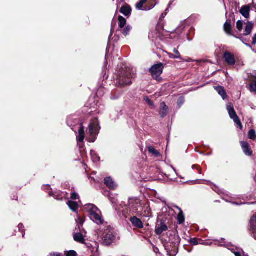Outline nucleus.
Instances as JSON below:
<instances>
[{"label": "nucleus", "mask_w": 256, "mask_h": 256, "mask_svg": "<svg viewBox=\"0 0 256 256\" xmlns=\"http://www.w3.org/2000/svg\"><path fill=\"white\" fill-rule=\"evenodd\" d=\"M135 70L128 67L118 68L116 71V78L115 82L117 86H124L132 84V79L135 78Z\"/></svg>", "instance_id": "obj_1"}, {"label": "nucleus", "mask_w": 256, "mask_h": 256, "mask_svg": "<svg viewBox=\"0 0 256 256\" xmlns=\"http://www.w3.org/2000/svg\"><path fill=\"white\" fill-rule=\"evenodd\" d=\"M96 232L98 238L104 246H110L115 240L116 234L114 229L110 226L100 227Z\"/></svg>", "instance_id": "obj_2"}, {"label": "nucleus", "mask_w": 256, "mask_h": 256, "mask_svg": "<svg viewBox=\"0 0 256 256\" xmlns=\"http://www.w3.org/2000/svg\"><path fill=\"white\" fill-rule=\"evenodd\" d=\"M85 208L89 212L90 218L98 224H102L104 220L102 218L100 210L93 204H87L85 205Z\"/></svg>", "instance_id": "obj_3"}, {"label": "nucleus", "mask_w": 256, "mask_h": 256, "mask_svg": "<svg viewBox=\"0 0 256 256\" xmlns=\"http://www.w3.org/2000/svg\"><path fill=\"white\" fill-rule=\"evenodd\" d=\"M99 122L98 119H94L91 120L88 126L89 136L86 138V140L90 142H94L96 139V136L99 133Z\"/></svg>", "instance_id": "obj_4"}, {"label": "nucleus", "mask_w": 256, "mask_h": 256, "mask_svg": "<svg viewBox=\"0 0 256 256\" xmlns=\"http://www.w3.org/2000/svg\"><path fill=\"white\" fill-rule=\"evenodd\" d=\"M142 208V203L139 198H129L128 208L130 214L138 215Z\"/></svg>", "instance_id": "obj_5"}, {"label": "nucleus", "mask_w": 256, "mask_h": 256, "mask_svg": "<svg viewBox=\"0 0 256 256\" xmlns=\"http://www.w3.org/2000/svg\"><path fill=\"white\" fill-rule=\"evenodd\" d=\"M156 4L153 0H141L136 6L138 10L148 11L152 9Z\"/></svg>", "instance_id": "obj_6"}, {"label": "nucleus", "mask_w": 256, "mask_h": 256, "mask_svg": "<svg viewBox=\"0 0 256 256\" xmlns=\"http://www.w3.org/2000/svg\"><path fill=\"white\" fill-rule=\"evenodd\" d=\"M164 68V64L162 63H158L152 66L150 72L152 78L156 80H158L162 74Z\"/></svg>", "instance_id": "obj_7"}, {"label": "nucleus", "mask_w": 256, "mask_h": 256, "mask_svg": "<svg viewBox=\"0 0 256 256\" xmlns=\"http://www.w3.org/2000/svg\"><path fill=\"white\" fill-rule=\"evenodd\" d=\"M226 109L228 111L230 118L234 120L236 124L239 126L240 128H242V126L241 122L234 110L232 104V103L228 104L226 106Z\"/></svg>", "instance_id": "obj_8"}, {"label": "nucleus", "mask_w": 256, "mask_h": 256, "mask_svg": "<svg viewBox=\"0 0 256 256\" xmlns=\"http://www.w3.org/2000/svg\"><path fill=\"white\" fill-rule=\"evenodd\" d=\"M220 246H224L230 250L234 254L235 256H248L242 249L232 245L230 243H224V244H220Z\"/></svg>", "instance_id": "obj_9"}, {"label": "nucleus", "mask_w": 256, "mask_h": 256, "mask_svg": "<svg viewBox=\"0 0 256 256\" xmlns=\"http://www.w3.org/2000/svg\"><path fill=\"white\" fill-rule=\"evenodd\" d=\"M220 246H224L230 250L234 254L235 256H248L242 249L232 245L230 243H224V244H220Z\"/></svg>", "instance_id": "obj_10"}, {"label": "nucleus", "mask_w": 256, "mask_h": 256, "mask_svg": "<svg viewBox=\"0 0 256 256\" xmlns=\"http://www.w3.org/2000/svg\"><path fill=\"white\" fill-rule=\"evenodd\" d=\"M85 135H84V126H82V124H80V128L78 129V135L77 136V141L78 142V144L80 146V148L82 147V143L84 139Z\"/></svg>", "instance_id": "obj_11"}, {"label": "nucleus", "mask_w": 256, "mask_h": 256, "mask_svg": "<svg viewBox=\"0 0 256 256\" xmlns=\"http://www.w3.org/2000/svg\"><path fill=\"white\" fill-rule=\"evenodd\" d=\"M250 231L252 237L256 240V214L251 218Z\"/></svg>", "instance_id": "obj_12"}, {"label": "nucleus", "mask_w": 256, "mask_h": 256, "mask_svg": "<svg viewBox=\"0 0 256 256\" xmlns=\"http://www.w3.org/2000/svg\"><path fill=\"white\" fill-rule=\"evenodd\" d=\"M225 62L230 66H234L236 64V60L234 56L230 52H226L223 56Z\"/></svg>", "instance_id": "obj_13"}, {"label": "nucleus", "mask_w": 256, "mask_h": 256, "mask_svg": "<svg viewBox=\"0 0 256 256\" xmlns=\"http://www.w3.org/2000/svg\"><path fill=\"white\" fill-rule=\"evenodd\" d=\"M168 230V226L165 222L161 220L160 224H156L155 232L158 235H160L164 232Z\"/></svg>", "instance_id": "obj_14"}, {"label": "nucleus", "mask_w": 256, "mask_h": 256, "mask_svg": "<svg viewBox=\"0 0 256 256\" xmlns=\"http://www.w3.org/2000/svg\"><path fill=\"white\" fill-rule=\"evenodd\" d=\"M130 222L132 226L138 228H144V224L142 221L136 216H132L130 219Z\"/></svg>", "instance_id": "obj_15"}, {"label": "nucleus", "mask_w": 256, "mask_h": 256, "mask_svg": "<svg viewBox=\"0 0 256 256\" xmlns=\"http://www.w3.org/2000/svg\"><path fill=\"white\" fill-rule=\"evenodd\" d=\"M240 145L242 146L244 154L246 156H250L252 155V151L250 148V145L246 142H240Z\"/></svg>", "instance_id": "obj_16"}, {"label": "nucleus", "mask_w": 256, "mask_h": 256, "mask_svg": "<svg viewBox=\"0 0 256 256\" xmlns=\"http://www.w3.org/2000/svg\"><path fill=\"white\" fill-rule=\"evenodd\" d=\"M150 209L149 206L143 205L142 204V208L138 213V216H142L144 217H150Z\"/></svg>", "instance_id": "obj_17"}, {"label": "nucleus", "mask_w": 256, "mask_h": 256, "mask_svg": "<svg viewBox=\"0 0 256 256\" xmlns=\"http://www.w3.org/2000/svg\"><path fill=\"white\" fill-rule=\"evenodd\" d=\"M250 5H245L242 6L240 10V14L245 18H250Z\"/></svg>", "instance_id": "obj_18"}, {"label": "nucleus", "mask_w": 256, "mask_h": 256, "mask_svg": "<svg viewBox=\"0 0 256 256\" xmlns=\"http://www.w3.org/2000/svg\"><path fill=\"white\" fill-rule=\"evenodd\" d=\"M224 32L228 35L233 36L232 32V26L231 20H228L226 21L224 26Z\"/></svg>", "instance_id": "obj_19"}, {"label": "nucleus", "mask_w": 256, "mask_h": 256, "mask_svg": "<svg viewBox=\"0 0 256 256\" xmlns=\"http://www.w3.org/2000/svg\"><path fill=\"white\" fill-rule=\"evenodd\" d=\"M104 184L111 190H114L117 187L116 184L113 181L111 177H106L104 178Z\"/></svg>", "instance_id": "obj_20"}, {"label": "nucleus", "mask_w": 256, "mask_h": 256, "mask_svg": "<svg viewBox=\"0 0 256 256\" xmlns=\"http://www.w3.org/2000/svg\"><path fill=\"white\" fill-rule=\"evenodd\" d=\"M168 106L164 102L160 104V114L162 118H164L168 114Z\"/></svg>", "instance_id": "obj_21"}, {"label": "nucleus", "mask_w": 256, "mask_h": 256, "mask_svg": "<svg viewBox=\"0 0 256 256\" xmlns=\"http://www.w3.org/2000/svg\"><path fill=\"white\" fill-rule=\"evenodd\" d=\"M74 240L79 243L84 244L85 242L84 236L82 232H76L74 234Z\"/></svg>", "instance_id": "obj_22"}, {"label": "nucleus", "mask_w": 256, "mask_h": 256, "mask_svg": "<svg viewBox=\"0 0 256 256\" xmlns=\"http://www.w3.org/2000/svg\"><path fill=\"white\" fill-rule=\"evenodd\" d=\"M120 12L126 16L128 17L131 14L132 9L128 5L126 4L120 8Z\"/></svg>", "instance_id": "obj_23"}, {"label": "nucleus", "mask_w": 256, "mask_h": 256, "mask_svg": "<svg viewBox=\"0 0 256 256\" xmlns=\"http://www.w3.org/2000/svg\"><path fill=\"white\" fill-rule=\"evenodd\" d=\"M214 88L218 92V94L222 96L223 100H225L227 98L228 96L224 87L222 86H214Z\"/></svg>", "instance_id": "obj_24"}, {"label": "nucleus", "mask_w": 256, "mask_h": 256, "mask_svg": "<svg viewBox=\"0 0 256 256\" xmlns=\"http://www.w3.org/2000/svg\"><path fill=\"white\" fill-rule=\"evenodd\" d=\"M148 152L152 156L156 158L160 156L161 154L160 152L156 150L154 147L152 146H148L147 147Z\"/></svg>", "instance_id": "obj_25"}, {"label": "nucleus", "mask_w": 256, "mask_h": 256, "mask_svg": "<svg viewBox=\"0 0 256 256\" xmlns=\"http://www.w3.org/2000/svg\"><path fill=\"white\" fill-rule=\"evenodd\" d=\"M69 208L73 212H76L78 208V204L76 202L69 200L67 202Z\"/></svg>", "instance_id": "obj_26"}, {"label": "nucleus", "mask_w": 256, "mask_h": 256, "mask_svg": "<svg viewBox=\"0 0 256 256\" xmlns=\"http://www.w3.org/2000/svg\"><path fill=\"white\" fill-rule=\"evenodd\" d=\"M252 28H253V24L250 22H248L246 24V28H245L244 34V36L249 35L251 33Z\"/></svg>", "instance_id": "obj_27"}, {"label": "nucleus", "mask_w": 256, "mask_h": 256, "mask_svg": "<svg viewBox=\"0 0 256 256\" xmlns=\"http://www.w3.org/2000/svg\"><path fill=\"white\" fill-rule=\"evenodd\" d=\"M176 208L180 211L177 216L178 222L179 224H182L184 222V216L182 210L178 206Z\"/></svg>", "instance_id": "obj_28"}, {"label": "nucleus", "mask_w": 256, "mask_h": 256, "mask_svg": "<svg viewBox=\"0 0 256 256\" xmlns=\"http://www.w3.org/2000/svg\"><path fill=\"white\" fill-rule=\"evenodd\" d=\"M118 26L120 28H124L126 22V18H123L122 16H119L118 17Z\"/></svg>", "instance_id": "obj_29"}, {"label": "nucleus", "mask_w": 256, "mask_h": 256, "mask_svg": "<svg viewBox=\"0 0 256 256\" xmlns=\"http://www.w3.org/2000/svg\"><path fill=\"white\" fill-rule=\"evenodd\" d=\"M248 138L254 140L256 138V132L254 130H250L248 133Z\"/></svg>", "instance_id": "obj_30"}, {"label": "nucleus", "mask_w": 256, "mask_h": 256, "mask_svg": "<svg viewBox=\"0 0 256 256\" xmlns=\"http://www.w3.org/2000/svg\"><path fill=\"white\" fill-rule=\"evenodd\" d=\"M131 30H132V26H127L123 30L122 32V34L125 36H128L130 34V32Z\"/></svg>", "instance_id": "obj_31"}, {"label": "nucleus", "mask_w": 256, "mask_h": 256, "mask_svg": "<svg viewBox=\"0 0 256 256\" xmlns=\"http://www.w3.org/2000/svg\"><path fill=\"white\" fill-rule=\"evenodd\" d=\"M184 25L182 24L176 30V33L178 34V36H180L182 33V31L184 30Z\"/></svg>", "instance_id": "obj_32"}, {"label": "nucleus", "mask_w": 256, "mask_h": 256, "mask_svg": "<svg viewBox=\"0 0 256 256\" xmlns=\"http://www.w3.org/2000/svg\"><path fill=\"white\" fill-rule=\"evenodd\" d=\"M48 194L50 196H54L57 200H62V196L56 192L54 193L52 192H50Z\"/></svg>", "instance_id": "obj_33"}, {"label": "nucleus", "mask_w": 256, "mask_h": 256, "mask_svg": "<svg viewBox=\"0 0 256 256\" xmlns=\"http://www.w3.org/2000/svg\"><path fill=\"white\" fill-rule=\"evenodd\" d=\"M173 52H174V56H176V59H180V60H182L184 61L181 57V56L180 54V52H178V50L176 48H174V50H173Z\"/></svg>", "instance_id": "obj_34"}, {"label": "nucleus", "mask_w": 256, "mask_h": 256, "mask_svg": "<svg viewBox=\"0 0 256 256\" xmlns=\"http://www.w3.org/2000/svg\"><path fill=\"white\" fill-rule=\"evenodd\" d=\"M174 241L172 242L174 244V246H177L180 243V238L178 236L175 235L174 236Z\"/></svg>", "instance_id": "obj_35"}, {"label": "nucleus", "mask_w": 256, "mask_h": 256, "mask_svg": "<svg viewBox=\"0 0 256 256\" xmlns=\"http://www.w3.org/2000/svg\"><path fill=\"white\" fill-rule=\"evenodd\" d=\"M243 27V22L241 20H238L236 22V28L239 32H240Z\"/></svg>", "instance_id": "obj_36"}, {"label": "nucleus", "mask_w": 256, "mask_h": 256, "mask_svg": "<svg viewBox=\"0 0 256 256\" xmlns=\"http://www.w3.org/2000/svg\"><path fill=\"white\" fill-rule=\"evenodd\" d=\"M66 256H77L76 252L73 250L66 252Z\"/></svg>", "instance_id": "obj_37"}, {"label": "nucleus", "mask_w": 256, "mask_h": 256, "mask_svg": "<svg viewBox=\"0 0 256 256\" xmlns=\"http://www.w3.org/2000/svg\"><path fill=\"white\" fill-rule=\"evenodd\" d=\"M18 228L19 231L22 233V237L24 238L25 233H24V226H23V224H20L18 226Z\"/></svg>", "instance_id": "obj_38"}, {"label": "nucleus", "mask_w": 256, "mask_h": 256, "mask_svg": "<svg viewBox=\"0 0 256 256\" xmlns=\"http://www.w3.org/2000/svg\"><path fill=\"white\" fill-rule=\"evenodd\" d=\"M184 98L183 96H180L178 100V104L179 107L181 106L184 103Z\"/></svg>", "instance_id": "obj_39"}, {"label": "nucleus", "mask_w": 256, "mask_h": 256, "mask_svg": "<svg viewBox=\"0 0 256 256\" xmlns=\"http://www.w3.org/2000/svg\"><path fill=\"white\" fill-rule=\"evenodd\" d=\"M78 198H79V196L77 193L74 192L71 194V198L72 200H76L78 199Z\"/></svg>", "instance_id": "obj_40"}, {"label": "nucleus", "mask_w": 256, "mask_h": 256, "mask_svg": "<svg viewBox=\"0 0 256 256\" xmlns=\"http://www.w3.org/2000/svg\"><path fill=\"white\" fill-rule=\"evenodd\" d=\"M76 222L78 223V228H80V226L82 225L84 223L80 217H78L76 220Z\"/></svg>", "instance_id": "obj_41"}, {"label": "nucleus", "mask_w": 256, "mask_h": 256, "mask_svg": "<svg viewBox=\"0 0 256 256\" xmlns=\"http://www.w3.org/2000/svg\"><path fill=\"white\" fill-rule=\"evenodd\" d=\"M250 90L256 92V81L250 86Z\"/></svg>", "instance_id": "obj_42"}, {"label": "nucleus", "mask_w": 256, "mask_h": 256, "mask_svg": "<svg viewBox=\"0 0 256 256\" xmlns=\"http://www.w3.org/2000/svg\"><path fill=\"white\" fill-rule=\"evenodd\" d=\"M67 124H68V126H70L72 127V130H74L73 126H74V125H73L72 124V118H68Z\"/></svg>", "instance_id": "obj_43"}, {"label": "nucleus", "mask_w": 256, "mask_h": 256, "mask_svg": "<svg viewBox=\"0 0 256 256\" xmlns=\"http://www.w3.org/2000/svg\"><path fill=\"white\" fill-rule=\"evenodd\" d=\"M190 242L192 245H197L198 244V242L196 238H191L190 240Z\"/></svg>", "instance_id": "obj_44"}, {"label": "nucleus", "mask_w": 256, "mask_h": 256, "mask_svg": "<svg viewBox=\"0 0 256 256\" xmlns=\"http://www.w3.org/2000/svg\"><path fill=\"white\" fill-rule=\"evenodd\" d=\"M144 100L148 102V104L149 105L154 106L153 102L150 99H149L148 97H146L144 98Z\"/></svg>", "instance_id": "obj_45"}, {"label": "nucleus", "mask_w": 256, "mask_h": 256, "mask_svg": "<svg viewBox=\"0 0 256 256\" xmlns=\"http://www.w3.org/2000/svg\"><path fill=\"white\" fill-rule=\"evenodd\" d=\"M48 256H62V254L60 252H54L50 254Z\"/></svg>", "instance_id": "obj_46"}, {"label": "nucleus", "mask_w": 256, "mask_h": 256, "mask_svg": "<svg viewBox=\"0 0 256 256\" xmlns=\"http://www.w3.org/2000/svg\"><path fill=\"white\" fill-rule=\"evenodd\" d=\"M153 250L156 254H160L159 249L154 246H153Z\"/></svg>", "instance_id": "obj_47"}, {"label": "nucleus", "mask_w": 256, "mask_h": 256, "mask_svg": "<svg viewBox=\"0 0 256 256\" xmlns=\"http://www.w3.org/2000/svg\"><path fill=\"white\" fill-rule=\"evenodd\" d=\"M236 38H239L240 40H242V42L246 46H248V47L250 48H252L251 46L248 44H246L244 42V39L242 38H241V37H237V36H235Z\"/></svg>", "instance_id": "obj_48"}, {"label": "nucleus", "mask_w": 256, "mask_h": 256, "mask_svg": "<svg viewBox=\"0 0 256 256\" xmlns=\"http://www.w3.org/2000/svg\"><path fill=\"white\" fill-rule=\"evenodd\" d=\"M252 44H256V34L254 36L252 41Z\"/></svg>", "instance_id": "obj_49"}, {"label": "nucleus", "mask_w": 256, "mask_h": 256, "mask_svg": "<svg viewBox=\"0 0 256 256\" xmlns=\"http://www.w3.org/2000/svg\"><path fill=\"white\" fill-rule=\"evenodd\" d=\"M168 54L170 58L176 59V56L174 54L169 53Z\"/></svg>", "instance_id": "obj_50"}, {"label": "nucleus", "mask_w": 256, "mask_h": 256, "mask_svg": "<svg viewBox=\"0 0 256 256\" xmlns=\"http://www.w3.org/2000/svg\"><path fill=\"white\" fill-rule=\"evenodd\" d=\"M185 61L186 62H193L194 60L190 58H188V60H186Z\"/></svg>", "instance_id": "obj_51"}, {"label": "nucleus", "mask_w": 256, "mask_h": 256, "mask_svg": "<svg viewBox=\"0 0 256 256\" xmlns=\"http://www.w3.org/2000/svg\"><path fill=\"white\" fill-rule=\"evenodd\" d=\"M78 122H79L78 120H76L74 121V124H78Z\"/></svg>", "instance_id": "obj_52"}, {"label": "nucleus", "mask_w": 256, "mask_h": 256, "mask_svg": "<svg viewBox=\"0 0 256 256\" xmlns=\"http://www.w3.org/2000/svg\"><path fill=\"white\" fill-rule=\"evenodd\" d=\"M192 168L193 169L196 168H197V166H195V165H194V166H192Z\"/></svg>", "instance_id": "obj_53"}, {"label": "nucleus", "mask_w": 256, "mask_h": 256, "mask_svg": "<svg viewBox=\"0 0 256 256\" xmlns=\"http://www.w3.org/2000/svg\"><path fill=\"white\" fill-rule=\"evenodd\" d=\"M96 113H100V110H96Z\"/></svg>", "instance_id": "obj_54"}, {"label": "nucleus", "mask_w": 256, "mask_h": 256, "mask_svg": "<svg viewBox=\"0 0 256 256\" xmlns=\"http://www.w3.org/2000/svg\"><path fill=\"white\" fill-rule=\"evenodd\" d=\"M100 89L98 90V92H97V94H98V93L100 92Z\"/></svg>", "instance_id": "obj_55"}, {"label": "nucleus", "mask_w": 256, "mask_h": 256, "mask_svg": "<svg viewBox=\"0 0 256 256\" xmlns=\"http://www.w3.org/2000/svg\"><path fill=\"white\" fill-rule=\"evenodd\" d=\"M188 40L189 41H190V40H192V39L189 38H188Z\"/></svg>", "instance_id": "obj_56"}, {"label": "nucleus", "mask_w": 256, "mask_h": 256, "mask_svg": "<svg viewBox=\"0 0 256 256\" xmlns=\"http://www.w3.org/2000/svg\"><path fill=\"white\" fill-rule=\"evenodd\" d=\"M116 98H112H112H112V99H114H114H116Z\"/></svg>", "instance_id": "obj_57"}, {"label": "nucleus", "mask_w": 256, "mask_h": 256, "mask_svg": "<svg viewBox=\"0 0 256 256\" xmlns=\"http://www.w3.org/2000/svg\"><path fill=\"white\" fill-rule=\"evenodd\" d=\"M210 183V182H207V183H206V184H209Z\"/></svg>", "instance_id": "obj_58"}, {"label": "nucleus", "mask_w": 256, "mask_h": 256, "mask_svg": "<svg viewBox=\"0 0 256 256\" xmlns=\"http://www.w3.org/2000/svg\"><path fill=\"white\" fill-rule=\"evenodd\" d=\"M100 106H102L103 107V106H101V105H100V106H98V108H100Z\"/></svg>", "instance_id": "obj_59"}, {"label": "nucleus", "mask_w": 256, "mask_h": 256, "mask_svg": "<svg viewBox=\"0 0 256 256\" xmlns=\"http://www.w3.org/2000/svg\"><path fill=\"white\" fill-rule=\"evenodd\" d=\"M200 174H201V170H199Z\"/></svg>", "instance_id": "obj_60"}, {"label": "nucleus", "mask_w": 256, "mask_h": 256, "mask_svg": "<svg viewBox=\"0 0 256 256\" xmlns=\"http://www.w3.org/2000/svg\"><path fill=\"white\" fill-rule=\"evenodd\" d=\"M96 158H97V156H96ZM98 160H100V158H98Z\"/></svg>", "instance_id": "obj_61"}, {"label": "nucleus", "mask_w": 256, "mask_h": 256, "mask_svg": "<svg viewBox=\"0 0 256 256\" xmlns=\"http://www.w3.org/2000/svg\"><path fill=\"white\" fill-rule=\"evenodd\" d=\"M224 238H222V241H224Z\"/></svg>", "instance_id": "obj_62"}, {"label": "nucleus", "mask_w": 256, "mask_h": 256, "mask_svg": "<svg viewBox=\"0 0 256 256\" xmlns=\"http://www.w3.org/2000/svg\"><path fill=\"white\" fill-rule=\"evenodd\" d=\"M170 256H171L170 255Z\"/></svg>", "instance_id": "obj_63"}]
</instances>
